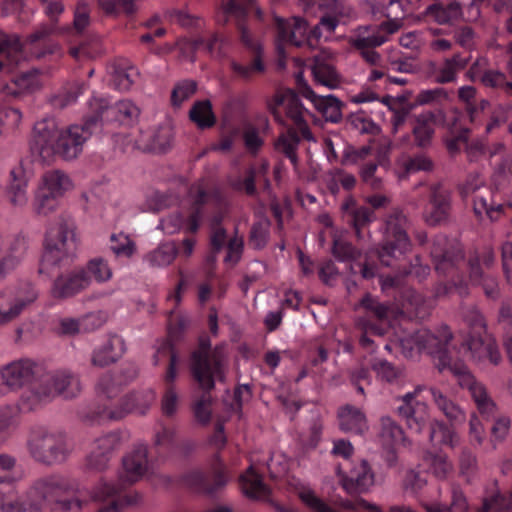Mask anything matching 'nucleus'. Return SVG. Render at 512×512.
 Here are the masks:
<instances>
[{
	"instance_id": "f257e3e1",
	"label": "nucleus",
	"mask_w": 512,
	"mask_h": 512,
	"mask_svg": "<svg viewBox=\"0 0 512 512\" xmlns=\"http://www.w3.org/2000/svg\"><path fill=\"white\" fill-rule=\"evenodd\" d=\"M451 339L452 335L448 327L443 326L437 334L431 333L427 329L407 334L398 338V344L406 358H413L421 352L431 355L439 371L446 369L451 371L458 378L459 385L469 390L479 412L485 417L492 416L495 404L484 385L475 380L462 362L452 363L447 351V345Z\"/></svg>"
},
{
	"instance_id": "f03ea898",
	"label": "nucleus",
	"mask_w": 512,
	"mask_h": 512,
	"mask_svg": "<svg viewBox=\"0 0 512 512\" xmlns=\"http://www.w3.org/2000/svg\"><path fill=\"white\" fill-rule=\"evenodd\" d=\"M92 116L82 124L59 128L53 118L38 121L34 126L31 152L43 162L50 163L56 157L70 161L76 159L96 129Z\"/></svg>"
},
{
	"instance_id": "7ed1b4c3",
	"label": "nucleus",
	"mask_w": 512,
	"mask_h": 512,
	"mask_svg": "<svg viewBox=\"0 0 512 512\" xmlns=\"http://www.w3.org/2000/svg\"><path fill=\"white\" fill-rule=\"evenodd\" d=\"M77 482L63 474L48 473L35 478L28 489L19 493L16 489L15 495L10 502L0 505V512H43L44 507L59 498L75 492Z\"/></svg>"
},
{
	"instance_id": "20e7f679",
	"label": "nucleus",
	"mask_w": 512,
	"mask_h": 512,
	"mask_svg": "<svg viewBox=\"0 0 512 512\" xmlns=\"http://www.w3.org/2000/svg\"><path fill=\"white\" fill-rule=\"evenodd\" d=\"M425 390V385H417L413 391L400 397L402 404L397 407L398 415L405 420L408 428L416 433H421L430 420L428 405L417 399ZM428 390L436 407L450 422L461 424L465 421L466 413L457 403L436 387H429Z\"/></svg>"
},
{
	"instance_id": "39448f33",
	"label": "nucleus",
	"mask_w": 512,
	"mask_h": 512,
	"mask_svg": "<svg viewBox=\"0 0 512 512\" xmlns=\"http://www.w3.org/2000/svg\"><path fill=\"white\" fill-rule=\"evenodd\" d=\"M425 390V385H417L413 391L400 397L402 404L397 407L398 415L405 420L408 428L416 433H421L430 420L428 405L417 399ZM428 390L436 407L450 422L461 424L465 421L466 413L457 403L436 387H429Z\"/></svg>"
},
{
	"instance_id": "423d86ee",
	"label": "nucleus",
	"mask_w": 512,
	"mask_h": 512,
	"mask_svg": "<svg viewBox=\"0 0 512 512\" xmlns=\"http://www.w3.org/2000/svg\"><path fill=\"white\" fill-rule=\"evenodd\" d=\"M425 390V385H417L413 391L400 397L402 404L397 407L398 415L405 420L408 428L416 433H421L430 420L428 405L417 399ZM428 390L436 407L450 422L461 424L465 421L466 413L457 403L436 387H429Z\"/></svg>"
},
{
	"instance_id": "0eeeda50",
	"label": "nucleus",
	"mask_w": 512,
	"mask_h": 512,
	"mask_svg": "<svg viewBox=\"0 0 512 512\" xmlns=\"http://www.w3.org/2000/svg\"><path fill=\"white\" fill-rule=\"evenodd\" d=\"M425 390V385H417L413 391L400 397L402 404L397 407L398 415L405 420L408 428L416 433H421L430 420L428 405L417 399ZM428 390L436 407L450 422L461 424L465 421L466 413L457 403L436 387H429Z\"/></svg>"
},
{
	"instance_id": "6e6552de",
	"label": "nucleus",
	"mask_w": 512,
	"mask_h": 512,
	"mask_svg": "<svg viewBox=\"0 0 512 512\" xmlns=\"http://www.w3.org/2000/svg\"><path fill=\"white\" fill-rule=\"evenodd\" d=\"M29 456L44 466L64 463L73 451L69 436L60 429L44 426L33 427L27 437Z\"/></svg>"
},
{
	"instance_id": "1a4fd4ad",
	"label": "nucleus",
	"mask_w": 512,
	"mask_h": 512,
	"mask_svg": "<svg viewBox=\"0 0 512 512\" xmlns=\"http://www.w3.org/2000/svg\"><path fill=\"white\" fill-rule=\"evenodd\" d=\"M76 249L75 230L72 222L59 218L52 223L45 237V249L40 261L39 273L51 275L54 269Z\"/></svg>"
},
{
	"instance_id": "9d476101",
	"label": "nucleus",
	"mask_w": 512,
	"mask_h": 512,
	"mask_svg": "<svg viewBox=\"0 0 512 512\" xmlns=\"http://www.w3.org/2000/svg\"><path fill=\"white\" fill-rule=\"evenodd\" d=\"M73 188V180L66 172L59 169L44 172L34 192V211L38 215H49L58 208L59 200Z\"/></svg>"
},
{
	"instance_id": "9b49d317",
	"label": "nucleus",
	"mask_w": 512,
	"mask_h": 512,
	"mask_svg": "<svg viewBox=\"0 0 512 512\" xmlns=\"http://www.w3.org/2000/svg\"><path fill=\"white\" fill-rule=\"evenodd\" d=\"M408 221L399 210L392 211L385 220L383 244L378 251V257L385 266H392L410 249L407 235Z\"/></svg>"
},
{
	"instance_id": "f8f14e48",
	"label": "nucleus",
	"mask_w": 512,
	"mask_h": 512,
	"mask_svg": "<svg viewBox=\"0 0 512 512\" xmlns=\"http://www.w3.org/2000/svg\"><path fill=\"white\" fill-rule=\"evenodd\" d=\"M38 298V290L31 282L0 290V321L3 327L13 323Z\"/></svg>"
},
{
	"instance_id": "ddd939ff",
	"label": "nucleus",
	"mask_w": 512,
	"mask_h": 512,
	"mask_svg": "<svg viewBox=\"0 0 512 512\" xmlns=\"http://www.w3.org/2000/svg\"><path fill=\"white\" fill-rule=\"evenodd\" d=\"M125 484L120 477L117 483L101 479L92 487L90 491L92 500L107 503L98 512H121L124 508L141 502L142 495L136 491L122 495Z\"/></svg>"
},
{
	"instance_id": "4468645a",
	"label": "nucleus",
	"mask_w": 512,
	"mask_h": 512,
	"mask_svg": "<svg viewBox=\"0 0 512 512\" xmlns=\"http://www.w3.org/2000/svg\"><path fill=\"white\" fill-rule=\"evenodd\" d=\"M191 371L203 389L211 390L215 381L224 380L223 358L218 352L210 353L209 344L202 342L192 354Z\"/></svg>"
},
{
	"instance_id": "2eb2a0df",
	"label": "nucleus",
	"mask_w": 512,
	"mask_h": 512,
	"mask_svg": "<svg viewBox=\"0 0 512 512\" xmlns=\"http://www.w3.org/2000/svg\"><path fill=\"white\" fill-rule=\"evenodd\" d=\"M267 108L274 116L275 120L285 124L282 114L290 119L300 130L303 138L308 141H314L311 131L306 125L305 116L307 110L303 107L299 97L292 91L277 93L267 102Z\"/></svg>"
},
{
	"instance_id": "dca6fc26",
	"label": "nucleus",
	"mask_w": 512,
	"mask_h": 512,
	"mask_svg": "<svg viewBox=\"0 0 512 512\" xmlns=\"http://www.w3.org/2000/svg\"><path fill=\"white\" fill-rule=\"evenodd\" d=\"M164 359L168 360V369L164 377L167 388L162 396L161 409L165 416L170 417L176 413L178 407V394L173 383L177 377L179 357L168 341L162 343L161 346L157 349L155 355L153 356V364L159 365L163 362Z\"/></svg>"
},
{
	"instance_id": "f3484780",
	"label": "nucleus",
	"mask_w": 512,
	"mask_h": 512,
	"mask_svg": "<svg viewBox=\"0 0 512 512\" xmlns=\"http://www.w3.org/2000/svg\"><path fill=\"white\" fill-rule=\"evenodd\" d=\"M92 118L98 122H119L130 124L139 115L138 107L130 100H122L115 104L100 96H93L89 102Z\"/></svg>"
},
{
	"instance_id": "a211bd4d",
	"label": "nucleus",
	"mask_w": 512,
	"mask_h": 512,
	"mask_svg": "<svg viewBox=\"0 0 512 512\" xmlns=\"http://www.w3.org/2000/svg\"><path fill=\"white\" fill-rule=\"evenodd\" d=\"M295 491L301 501L313 512H383L381 507L362 498L355 501H342L341 510H334L317 497L309 485L303 482H297Z\"/></svg>"
},
{
	"instance_id": "6ab92c4d",
	"label": "nucleus",
	"mask_w": 512,
	"mask_h": 512,
	"mask_svg": "<svg viewBox=\"0 0 512 512\" xmlns=\"http://www.w3.org/2000/svg\"><path fill=\"white\" fill-rule=\"evenodd\" d=\"M464 190L466 194H473V208L476 215L481 217L485 214L492 221L499 218L504 205L496 203V194L484 185L482 178L469 179Z\"/></svg>"
},
{
	"instance_id": "aec40b11",
	"label": "nucleus",
	"mask_w": 512,
	"mask_h": 512,
	"mask_svg": "<svg viewBox=\"0 0 512 512\" xmlns=\"http://www.w3.org/2000/svg\"><path fill=\"white\" fill-rule=\"evenodd\" d=\"M431 257L439 274H453L458 262L463 259L462 247L445 236H437L432 244Z\"/></svg>"
},
{
	"instance_id": "412c9836",
	"label": "nucleus",
	"mask_w": 512,
	"mask_h": 512,
	"mask_svg": "<svg viewBox=\"0 0 512 512\" xmlns=\"http://www.w3.org/2000/svg\"><path fill=\"white\" fill-rule=\"evenodd\" d=\"M241 33V41L243 45L250 51L252 59L249 63L231 62L233 72L242 79L249 80L255 75L265 71V64L262 58V46L255 40L249 30L244 26H239Z\"/></svg>"
},
{
	"instance_id": "4be33fe9",
	"label": "nucleus",
	"mask_w": 512,
	"mask_h": 512,
	"mask_svg": "<svg viewBox=\"0 0 512 512\" xmlns=\"http://www.w3.org/2000/svg\"><path fill=\"white\" fill-rule=\"evenodd\" d=\"M451 192L442 184H434L430 188L429 202L423 218L428 225L435 226L448 220L451 211Z\"/></svg>"
},
{
	"instance_id": "5701e85b",
	"label": "nucleus",
	"mask_w": 512,
	"mask_h": 512,
	"mask_svg": "<svg viewBox=\"0 0 512 512\" xmlns=\"http://www.w3.org/2000/svg\"><path fill=\"white\" fill-rule=\"evenodd\" d=\"M308 25L300 17H293L288 20L277 21V42L276 47L280 56L285 57L284 46L287 44L295 47H302L306 42Z\"/></svg>"
},
{
	"instance_id": "b1692460",
	"label": "nucleus",
	"mask_w": 512,
	"mask_h": 512,
	"mask_svg": "<svg viewBox=\"0 0 512 512\" xmlns=\"http://www.w3.org/2000/svg\"><path fill=\"white\" fill-rule=\"evenodd\" d=\"M155 399L156 393L152 389L133 392L121 400L119 409L104 408L99 412V416L102 419L117 420L131 412L143 414L154 403Z\"/></svg>"
},
{
	"instance_id": "393cba45",
	"label": "nucleus",
	"mask_w": 512,
	"mask_h": 512,
	"mask_svg": "<svg viewBox=\"0 0 512 512\" xmlns=\"http://www.w3.org/2000/svg\"><path fill=\"white\" fill-rule=\"evenodd\" d=\"M118 432H110L97 438L87 456L86 466L89 470L103 471L107 468L112 453L120 447Z\"/></svg>"
},
{
	"instance_id": "a878e982",
	"label": "nucleus",
	"mask_w": 512,
	"mask_h": 512,
	"mask_svg": "<svg viewBox=\"0 0 512 512\" xmlns=\"http://www.w3.org/2000/svg\"><path fill=\"white\" fill-rule=\"evenodd\" d=\"M474 362L481 368L487 365L497 366L502 356L494 339L488 335L476 334L470 337L466 343Z\"/></svg>"
},
{
	"instance_id": "bb28decb",
	"label": "nucleus",
	"mask_w": 512,
	"mask_h": 512,
	"mask_svg": "<svg viewBox=\"0 0 512 512\" xmlns=\"http://www.w3.org/2000/svg\"><path fill=\"white\" fill-rule=\"evenodd\" d=\"M42 381L47 391L51 392V400L57 395L65 399L74 398L82 389L79 378L66 370L47 373L43 376Z\"/></svg>"
},
{
	"instance_id": "cd10ccee",
	"label": "nucleus",
	"mask_w": 512,
	"mask_h": 512,
	"mask_svg": "<svg viewBox=\"0 0 512 512\" xmlns=\"http://www.w3.org/2000/svg\"><path fill=\"white\" fill-rule=\"evenodd\" d=\"M36 375V365L33 361L21 359L0 367V378L10 388L18 390L31 384Z\"/></svg>"
},
{
	"instance_id": "c85d7f7f",
	"label": "nucleus",
	"mask_w": 512,
	"mask_h": 512,
	"mask_svg": "<svg viewBox=\"0 0 512 512\" xmlns=\"http://www.w3.org/2000/svg\"><path fill=\"white\" fill-rule=\"evenodd\" d=\"M24 60L19 37L0 32V73H12Z\"/></svg>"
},
{
	"instance_id": "c756f323",
	"label": "nucleus",
	"mask_w": 512,
	"mask_h": 512,
	"mask_svg": "<svg viewBox=\"0 0 512 512\" xmlns=\"http://www.w3.org/2000/svg\"><path fill=\"white\" fill-rule=\"evenodd\" d=\"M123 472L121 480L123 479L126 484H133L139 481L147 472V446L144 444L136 445L123 458Z\"/></svg>"
},
{
	"instance_id": "7c9ffc66",
	"label": "nucleus",
	"mask_w": 512,
	"mask_h": 512,
	"mask_svg": "<svg viewBox=\"0 0 512 512\" xmlns=\"http://www.w3.org/2000/svg\"><path fill=\"white\" fill-rule=\"evenodd\" d=\"M392 34L379 25L357 27L349 37V44L356 50L376 48L386 43Z\"/></svg>"
},
{
	"instance_id": "2f4dec72",
	"label": "nucleus",
	"mask_w": 512,
	"mask_h": 512,
	"mask_svg": "<svg viewBox=\"0 0 512 512\" xmlns=\"http://www.w3.org/2000/svg\"><path fill=\"white\" fill-rule=\"evenodd\" d=\"M331 57L332 54L327 51H322L320 54L315 55L311 65V72L318 85L329 89H336L341 85L342 80L340 74L333 66Z\"/></svg>"
},
{
	"instance_id": "473e14b6",
	"label": "nucleus",
	"mask_w": 512,
	"mask_h": 512,
	"mask_svg": "<svg viewBox=\"0 0 512 512\" xmlns=\"http://www.w3.org/2000/svg\"><path fill=\"white\" fill-rule=\"evenodd\" d=\"M89 285L90 277L82 269L59 276L53 284L51 293L55 298H67L86 289Z\"/></svg>"
},
{
	"instance_id": "72a5a7b5",
	"label": "nucleus",
	"mask_w": 512,
	"mask_h": 512,
	"mask_svg": "<svg viewBox=\"0 0 512 512\" xmlns=\"http://www.w3.org/2000/svg\"><path fill=\"white\" fill-rule=\"evenodd\" d=\"M213 472V483H210L208 476L201 471L190 472L186 476L185 481L187 485L199 492L213 494L218 489L226 485L229 479L225 474L223 465L220 462H217V464L214 466Z\"/></svg>"
},
{
	"instance_id": "f704fd0d",
	"label": "nucleus",
	"mask_w": 512,
	"mask_h": 512,
	"mask_svg": "<svg viewBox=\"0 0 512 512\" xmlns=\"http://www.w3.org/2000/svg\"><path fill=\"white\" fill-rule=\"evenodd\" d=\"M303 96L310 100L314 107L322 116L332 123H337L342 119V102L334 95H317L309 86L305 85L302 89Z\"/></svg>"
},
{
	"instance_id": "c9c22d12",
	"label": "nucleus",
	"mask_w": 512,
	"mask_h": 512,
	"mask_svg": "<svg viewBox=\"0 0 512 512\" xmlns=\"http://www.w3.org/2000/svg\"><path fill=\"white\" fill-rule=\"evenodd\" d=\"M43 85L40 72L31 70L15 76L10 83L4 86L3 92L13 97H21L39 91Z\"/></svg>"
},
{
	"instance_id": "e433bc0d",
	"label": "nucleus",
	"mask_w": 512,
	"mask_h": 512,
	"mask_svg": "<svg viewBox=\"0 0 512 512\" xmlns=\"http://www.w3.org/2000/svg\"><path fill=\"white\" fill-rule=\"evenodd\" d=\"M341 485L347 493H360L367 491L374 484V474L366 461L354 467L349 476L341 478Z\"/></svg>"
},
{
	"instance_id": "4c0bfd02",
	"label": "nucleus",
	"mask_w": 512,
	"mask_h": 512,
	"mask_svg": "<svg viewBox=\"0 0 512 512\" xmlns=\"http://www.w3.org/2000/svg\"><path fill=\"white\" fill-rule=\"evenodd\" d=\"M124 340L117 335L111 336L103 344L95 348L92 355V364L104 367L116 362L124 353Z\"/></svg>"
},
{
	"instance_id": "58836bf2",
	"label": "nucleus",
	"mask_w": 512,
	"mask_h": 512,
	"mask_svg": "<svg viewBox=\"0 0 512 512\" xmlns=\"http://www.w3.org/2000/svg\"><path fill=\"white\" fill-rule=\"evenodd\" d=\"M10 184L8 186V198L15 207H24L28 203L29 176L22 165H18L10 172Z\"/></svg>"
},
{
	"instance_id": "ea45409f",
	"label": "nucleus",
	"mask_w": 512,
	"mask_h": 512,
	"mask_svg": "<svg viewBox=\"0 0 512 512\" xmlns=\"http://www.w3.org/2000/svg\"><path fill=\"white\" fill-rule=\"evenodd\" d=\"M51 392L47 391L42 379L21 395L18 407L22 412H33L41 409L51 400Z\"/></svg>"
},
{
	"instance_id": "a19ab883",
	"label": "nucleus",
	"mask_w": 512,
	"mask_h": 512,
	"mask_svg": "<svg viewBox=\"0 0 512 512\" xmlns=\"http://www.w3.org/2000/svg\"><path fill=\"white\" fill-rule=\"evenodd\" d=\"M339 426L342 431L362 434L368 429L365 414L358 408L346 405L338 412Z\"/></svg>"
},
{
	"instance_id": "79ce46f5",
	"label": "nucleus",
	"mask_w": 512,
	"mask_h": 512,
	"mask_svg": "<svg viewBox=\"0 0 512 512\" xmlns=\"http://www.w3.org/2000/svg\"><path fill=\"white\" fill-rule=\"evenodd\" d=\"M178 249L174 242L168 241L159 244L144 256V262L152 268H165L175 260Z\"/></svg>"
},
{
	"instance_id": "37998d69",
	"label": "nucleus",
	"mask_w": 512,
	"mask_h": 512,
	"mask_svg": "<svg viewBox=\"0 0 512 512\" xmlns=\"http://www.w3.org/2000/svg\"><path fill=\"white\" fill-rule=\"evenodd\" d=\"M468 58L455 54L451 58H446L443 63L435 69V81L439 84L455 82L458 73L468 64Z\"/></svg>"
},
{
	"instance_id": "c03bdc74",
	"label": "nucleus",
	"mask_w": 512,
	"mask_h": 512,
	"mask_svg": "<svg viewBox=\"0 0 512 512\" xmlns=\"http://www.w3.org/2000/svg\"><path fill=\"white\" fill-rule=\"evenodd\" d=\"M27 249L26 240L16 238L4 257L0 258V281L11 273L23 260Z\"/></svg>"
},
{
	"instance_id": "a18cd8bd",
	"label": "nucleus",
	"mask_w": 512,
	"mask_h": 512,
	"mask_svg": "<svg viewBox=\"0 0 512 512\" xmlns=\"http://www.w3.org/2000/svg\"><path fill=\"white\" fill-rule=\"evenodd\" d=\"M240 485L243 493L249 498L263 500L269 496V488L252 466L240 476Z\"/></svg>"
},
{
	"instance_id": "49530a36",
	"label": "nucleus",
	"mask_w": 512,
	"mask_h": 512,
	"mask_svg": "<svg viewBox=\"0 0 512 512\" xmlns=\"http://www.w3.org/2000/svg\"><path fill=\"white\" fill-rule=\"evenodd\" d=\"M224 45V39L218 35H212L208 39L199 38L194 42H183L179 43L182 57L193 62L194 56L191 55L200 46H205V49L212 55H222V48Z\"/></svg>"
},
{
	"instance_id": "de8ad7c7",
	"label": "nucleus",
	"mask_w": 512,
	"mask_h": 512,
	"mask_svg": "<svg viewBox=\"0 0 512 512\" xmlns=\"http://www.w3.org/2000/svg\"><path fill=\"white\" fill-rule=\"evenodd\" d=\"M342 210L349 218L356 230L357 236H360V229L374 220V213L365 206H358L356 202L350 198L342 205Z\"/></svg>"
},
{
	"instance_id": "09e8293b",
	"label": "nucleus",
	"mask_w": 512,
	"mask_h": 512,
	"mask_svg": "<svg viewBox=\"0 0 512 512\" xmlns=\"http://www.w3.org/2000/svg\"><path fill=\"white\" fill-rule=\"evenodd\" d=\"M492 181L497 189L504 188L512 183V154L504 153L492 162Z\"/></svg>"
},
{
	"instance_id": "8fccbe9b",
	"label": "nucleus",
	"mask_w": 512,
	"mask_h": 512,
	"mask_svg": "<svg viewBox=\"0 0 512 512\" xmlns=\"http://www.w3.org/2000/svg\"><path fill=\"white\" fill-rule=\"evenodd\" d=\"M426 15L438 24H448L461 18L462 9L460 4L455 1L447 5L433 4L427 7Z\"/></svg>"
},
{
	"instance_id": "3c124183",
	"label": "nucleus",
	"mask_w": 512,
	"mask_h": 512,
	"mask_svg": "<svg viewBox=\"0 0 512 512\" xmlns=\"http://www.w3.org/2000/svg\"><path fill=\"white\" fill-rule=\"evenodd\" d=\"M429 439L434 444H444L451 448L460 444L458 433L442 421H435L431 424Z\"/></svg>"
},
{
	"instance_id": "603ef678",
	"label": "nucleus",
	"mask_w": 512,
	"mask_h": 512,
	"mask_svg": "<svg viewBox=\"0 0 512 512\" xmlns=\"http://www.w3.org/2000/svg\"><path fill=\"white\" fill-rule=\"evenodd\" d=\"M405 14L403 4L399 0H390L383 12L387 20L381 23L382 28L392 35L395 34L402 28Z\"/></svg>"
},
{
	"instance_id": "864d4df0",
	"label": "nucleus",
	"mask_w": 512,
	"mask_h": 512,
	"mask_svg": "<svg viewBox=\"0 0 512 512\" xmlns=\"http://www.w3.org/2000/svg\"><path fill=\"white\" fill-rule=\"evenodd\" d=\"M189 199L193 204L192 211L187 216L186 228L190 232L197 231L200 220V205L207 199V194L202 186L198 183L191 187Z\"/></svg>"
},
{
	"instance_id": "5fc2aeb1",
	"label": "nucleus",
	"mask_w": 512,
	"mask_h": 512,
	"mask_svg": "<svg viewBox=\"0 0 512 512\" xmlns=\"http://www.w3.org/2000/svg\"><path fill=\"white\" fill-rule=\"evenodd\" d=\"M435 114L427 111L419 114L413 129L415 141L418 146H426L434 133Z\"/></svg>"
},
{
	"instance_id": "6e6d98bb",
	"label": "nucleus",
	"mask_w": 512,
	"mask_h": 512,
	"mask_svg": "<svg viewBox=\"0 0 512 512\" xmlns=\"http://www.w3.org/2000/svg\"><path fill=\"white\" fill-rule=\"evenodd\" d=\"M380 440L387 448L404 443V432L402 428L390 417L381 418Z\"/></svg>"
},
{
	"instance_id": "4d7b16f0",
	"label": "nucleus",
	"mask_w": 512,
	"mask_h": 512,
	"mask_svg": "<svg viewBox=\"0 0 512 512\" xmlns=\"http://www.w3.org/2000/svg\"><path fill=\"white\" fill-rule=\"evenodd\" d=\"M172 141V128L169 125H164L151 133L149 141L144 148L149 151L162 153L171 147Z\"/></svg>"
},
{
	"instance_id": "13d9d810",
	"label": "nucleus",
	"mask_w": 512,
	"mask_h": 512,
	"mask_svg": "<svg viewBox=\"0 0 512 512\" xmlns=\"http://www.w3.org/2000/svg\"><path fill=\"white\" fill-rule=\"evenodd\" d=\"M495 262V255L491 248H484L479 254L469 260L470 280L477 281L484 273L483 268L489 269Z\"/></svg>"
},
{
	"instance_id": "bf43d9fd",
	"label": "nucleus",
	"mask_w": 512,
	"mask_h": 512,
	"mask_svg": "<svg viewBox=\"0 0 512 512\" xmlns=\"http://www.w3.org/2000/svg\"><path fill=\"white\" fill-rule=\"evenodd\" d=\"M190 119L200 128H208L214 125L215 116L211 103L208 100L196 102L189 112Z\"/></svg>"
},
{
	"instance_id": "052dcab7",
	"label": "nucleus",
	"mask_w": 512,
	"mask_h": 512,
	"mask_svg": "<svg viewBox=\"0 0 512 512\" xmlns=\"http://www.w3.org/2000/svg\"><path fill=\"white\" fill-rule=\"evenodd\" d=\"M87 275L98 283H104L112 278L113 272L109 263L102 257L92 258L86 265Z\"/></svg>"
},
{
	"instance_id": "680f3d73",
	"label": "nucleus",
	"mask_w": 512,
	"mask_h": 512,
	"mask_svg": "<svg viewBox=\"0 0 512 512\" xmlns=\"http://www.w3.org/2000/svg\"><path fill=\"white\" fill-rule=\"evenodd\" d=\"M139 76L138 70L129 66L126 68L118 67L111 76V84L118 90H129Z\"/></svg>"
},
{
	"instance_id": "e2e57ef3",
	"label": "nucleus",
	"mask_w": 512,
	"mask_h": 512,
	"mask_svg": "<svg viewBox=\"0 0 512 512\" xmlns=\"http://www.w3.org/2000/svg\"><path fill=\"white\" fill-rule=\"evenodd\" d=\"M299 144V137L294 131L288 130L286 133L280 135L276 142V148L284 153L291 161L294 167L297 166L296 150Z\"/></svg>"
},
{
	"instance_id": "0e129e2a",
	"label": "nucleus",
	"mask_w": 512,
	"mask_h": 512,
	"mask_svg": "<svg viewBox=\"0 0 512 512\" xmlns=\"http://www.w3.org/2000/svg\"><path fill=\"white\" fill-rule=\"evenodd\" d=\"M481 82L486 87L503 90L508 96H512V82L506 80V75L498 70H487L481 76Z\"/></svg>"
},
{
	"instance_id": "69168bd1",
	"label": "nucleus",
	"mask_w": 512,
	"mask_h": 512,
	"mask_svg": "<svg viewBox=\"0 0 512 512\" xmlns=\"http://www.w3.org/2000/svg\"><path fill=\"white\" fill-rule=\"evenodd\" d=\"M110 249L118 257H130L134 254L136 246L128 235L117 233L110 236Z\"/></svg>"
},
{
	"instance_id": "338daca9",
	"label": "nucleus",
	"mask_w": 512,
	"mask_h": 512,
	"mask_svg": "<svg viewBox=\"0 0 512 512\" xmlns=\"http://www.w3.org/2000/svg\"><path fill=\"white\" fill-rule=\"evenodd\" d=\"M270 221L266 217H259L253 224L250 232V243L256 249L263 248L269 237Z\"/></svg>"
},
{
	"instance_id": "774afa93",
	"label": "nucleus",
	"mask_w": 512,
	"mask_h": 512,
	"mask_svg": "<svg viewBox=\"0 0 512 512\" xmlns=\"http://www.w3.org/2000/svg\"><path fill=\"white\" fill-rule=\"evenodd\" d=\"M510 429V420L508 418L502 417L495 421L494 425L491 428V438L489 446L485 448L486 452L495 451L500 443H502Z\"/></svg>"
}]
</instances>
